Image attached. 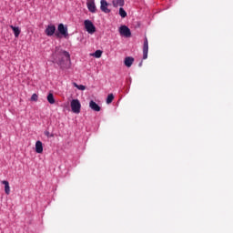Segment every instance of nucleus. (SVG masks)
Segmentation results:
<instances>
[{
    "mask_svg": "<svg viewBox=\"0 0 233 233\" xmlns=\"http://www.w3.org/2000/svg\"><path fill=\"white\" fill-rule=\"evenodd\" d=\"M38 96L36 94H34L31 97V101H37Z\"/></svg>",
    "mask_w": 233,
    "mask_h": 233,
    "instance_id": "nucleus-21",
    "label": "nucleus"
},
{
    "mask_svg": "<svg viewBox=\"0 0 233 233\" xmlns=\"http://www.w3.org/2000/svg\"><path fill=\"white\" fill-rule=\"evenodd\" d=\"M100 10L106 14H109L111 10L108 8V3L106 0L100 1Z\"/></svg>",
    "mask_w": 233,
    "mask_h": 233,
    "instance_id": "nucleus-7",
    "label": "nucleus"
},
{
    "mask_svg": "<svg viewBox=\"0 0 233 233\" xmlns=\"http://www.w3.org/2000/svg\"><path fill=\"white\" fill-rule=\"evenodd\" d=\"M47 101L48 103H50V105H54L55 103V98H54V95L52 93H50L47 96Z\"/></svg>",
    "mask_w": 233,
    "mask_h": 233,
    "instance_id": "nucleus-18",
    "label": "nucleus"
},
{
    "mask_svg": "<svg viewBox=\"0 0 233 233\" xmlns=\"http://www.w3.org/2000/svg\"><path fill=\"white\" fill-rule=\"evenodd\" d=\"M135 59L131 56H127L126 57V59H124V65H126V66L130 67L133 63H134Z\"/></svg>",
    "mask_w": 233,
    "mask_h": 233,
    "instance_id": "nucleus-12",
    "label": "nucleus"
},
{
    "mask_svg": "<svg viewBox=\"0 0 233 233\" xmlns=\"http://www.w3.org/2000/svg\"><path fill=\"white\" fill-rule=\"evenodd\" d=\"M148 57V39L147 37L144 38V47H143V59Z\"/></svg>",
    "mask_w": 233,
    "mask_h": 233,
    "instance_id": "nucleus-6",
    "label": "nucleus"
},
{
    "mask_svg": "<svg viewBox=\"0 0 233 233\" xmlns=\"http://www.w3.org/2000/svg\"><path fill=\"white\" fill-rule=\"evenodd\" d=\"M85 26H86V31L89 34H94L96 32V26L94 25V24L90 20H86L85 21Z\"/></svg>",
    "mask_w": 233,
    "mask_h": 233,
    "instance_id": "nucleus-4",
    "label": "nucleus"
},
{
    "mask_svg": "<svg viewBox=\"0 0 233 233\" xmlns=\"http://www.w3.org/2000/svg\"><path fill=\"white\" fill-rule=\"evenodd\" d=\"M54 62L58 64L61 68H66L67 63L70 62V54L59 47H56V51L53 54Z\"/></svg>",
    "mask_w": 233,
    "mask_h": 233,
    "instance_id": "nucleus-1",
    "label": "nucleus"
},
{
    "mask_svg": "<svg viewBox=\"0 0 233 233\" xmlns=\"http://www.w3.org/2000/svg\"><path fill=\"white\" fill-rule=\"evenodd\" d=\"M76 88H78V90H86V86L83 85H77L76 82L73 84Z\"/></svg>",
    "mask_w": 233,
    "mask_h": 233,
    "instance_id": "nucleus-19",
    "label": "nucleus"
},
{
    "mask_svg": "<svg viewBox=\"0 0 233 233\" xmlns=\"http://www.w3.org/2000/svg\"><path fill=\"white\" fill-rule=\"evenodd\" d=\"M57 29L59 33H56V37H61V35H64L66 38L68 37V28L65 26L64 24H60Z\"/></svg>",
    "mask_w": 233,
    "mask_h": 233,
    "instance_id": "nucleus-2",
    "label": "nucleus"
},
{
    "mask_svg": "<svg viewBox=\"0 0 233 233\" xmlns=\"http://www.w3.org/2000/svg\"><path fill=\"white\" fill-rule=\"evenodd\" d=\"M2 184L5 185V194H6L7 196H9V195H10L9 182L6 181V180H4V181L2 182Z\"/></svg>",
    "mask_w": 233,
    "mask_h": 233,
    "instance_id": "nucleus-14",
    "label": "nucleus"
},
{
    "mask_svg": "<svg viewBox=\"0 0 233 233\" xmlns=\"http://www.w3.org/2000/svg\"><path fill=\"white\" fill-rule=\"evenodd\" d=\"M10 27L13 29L14 31V34H15V37H18L20 33H21V30L19 27H16V26H14V25H10Z\"/></svg>",
    "mask_w": 233,
    "mask_h": 233,
    "instance_id": "nucleus-15",
    "label": "nucleus"
},
{
    "mask_svg": "<svg viewBox=\"0 0 233 233\" xmlns=\"http://www.w3.org/2000/svg\"><path fill=\"white\" fill-rule=\"evenodd\" d=\"M71 108L74 114H80V110H81L80 101L78 99H73L71 101Z\"/></svg>",
    "mask_w": 233,
    "mask_h": 233,
    "instance_id": "nucleus-3",
    "label": "nucleus"
},
{
    "mask_svg": "<svg viewBox=\"0 0 233 233\" xmlns=\"http://www.w3.org/2000/svg\"><path fill=\"white\" fill-rule=\"evenodd\" d=\"M45 134L47 136V137H54V135H50L49 131H46Z\"/></svg>",
    "mask_w": 233,
    "mask_h": 233,
    "instance_id": "nucleus-22",
    "label": "nucleus"
},
{
    "mask_svg": "<svg viewBox=\"0 0 233 233\" xmlns=\"http://www.w3.org/2000/svg\"><path fill=\"white\" fill-rule=\"evenodd\" d=\"M56 25H48L46 29V34L48 36H52L56 33Z\"/></svg>",
    "mask_w": 233,
    "mask_h": 233,
    "instance_id": "nucleus-8",
    "label": "nucleus"
},
{
    "mask_svg": "<svg viewBox=\"0 0 233 233\" xmlns=\"http://www.w3.org/2000/svg\"><path fill=\"white\" fill-rule=\"evenodd\" d=\"M43 150H44L43 143L40 140L36 141L35 152H37V154H42Z\"/></svg>",
    "mask_w": 233,
    "mask_h": 233,
    "instance_id": "nucleus-10",
    "label": "nucleus"
},
{
    "mask_svg": "<svg viewBox=\"0 0 233 233\" xmlns=\"http://www.w3.org/2000/svg\"><path fill=\"white\" fill-rule=\"evenodd\" d=\"M120 34L126 37L131 36V31L127 25L120 26L119 30Z\"/></svg>",
    "mask_w": 233,
    "mask_h": 233,
    "instance_id": "nucleus-5",
    "label": "nucleus"
},
{
    "mask_svg": "<svg viewBox=\"0 0 233 233\" xmlns=\"http://www.w3.org/2000/svg\"><path fill=\"white\" fill-rule=\"evenodd\" d=\"M113 7H122L125 5V0H113Z\"/></svg>",
    "mask_w": 233,
    "mask_h": 233,
    "instance_id": "nucleus-13",
    "label": "nucleus"
},
{
    "mask_svg": "<svg viewBox=\"0 0 233 233\" xmlns=\"http://www.w3.org/2000/svg\"><path fill=\"white\" fill-rule=\"evenodd\" d=\"M118 15H120L122 18H125L127 17V13L125 11L123 7H120V9L118 10Z\"/></svg>",
    "mask_w": 233,
    "mask_h": 233,
    "instance_id": "nucleus-17",
    "label": "nucleus"
},
{
    "mask_svg": "<svg viewBox=\"0 0 233 233\" xmlns=\"http://www.w3.org/2000/svg\"><path fill=\"white\" fill-rule=\"evenodd\" d=\"M102 54L103 52L101 50H96L95 53H94V56H96V58H100L102 56Z\"/></svg>",
    "mask_w": 233,
    "mask_h": 233,
    "instance_id": "nucleus-20",
    "label": "nucleus"
},
{
    "mask_svg": "<svg viewBox=\"0 0 233 233\" xmlns=\"http://www.w3.org/2000/svg\"><path fill=\"white\" fill-rule=\"evenodd\" d=\"M87 8L91 13H96V6L95 4V0H90L86 3Z\"/></svg>",
    "mask_w": 233,
    "mask_h": 233,
    "instance_id": "nucleus-9",
    "label": "nucleus"
},
{
    "mask_svg": "<svg viewBox=\"0 0 233 233\" xmlns=\"http://www.w3.org/2000/svg\"><path fill=\"white\" fill-rule=\"evenodd\" d=\"M115 96L113 94H109L107 95V98L106 99V103H107V105H111V103L114 101Z\"/></svg>",
    "mask_w": 233,
    "mask_h": 233,
    "instance_id": "nucleus-16",
    "label": "nucleus"
},
{
    "mask_svg": "<svg viewBox=\"0 0 233 233\" xmlns=\"http://www.w3.org/2000/svg\"><path fill=\"white\" fill-rule=\"evenodd\" d=\"M89 106L92 110H95V112H100L101 110V107L94 100L90 101Z\"/></svg>",
    "mask_w": 233,
    "mask_h": 233,
    "instance_id": "nucleus-11",
    "label": "nucleus"
}]
</instances>
